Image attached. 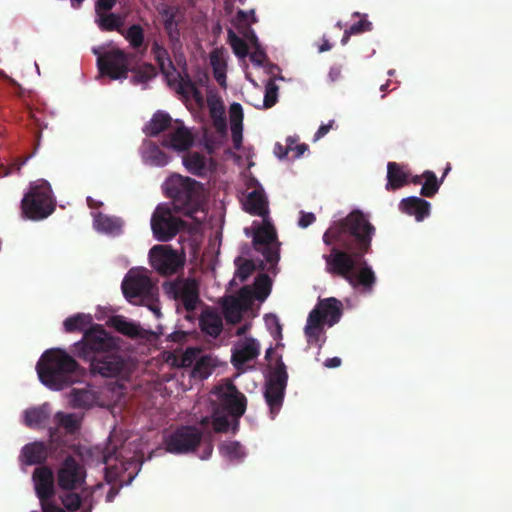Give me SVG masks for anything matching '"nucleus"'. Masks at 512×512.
<instances>
[{
	"label": "nucleus",
	"mask_w": 512,
	"mask_h": 512,
	"mask_svg": "<svg viewBox=\"0 0 512 512\" xmlns=\"http://www.w3.org/2000/svg\"><path fill=\"white\" fill-rule=\"evenodd\" d=\"M199 325L203 333L217 338L223 330L222 317L212 309H205L199 317Z\"/></svg>",
	"instance_id": "obj_28"
},
{
	"label": "nucleus",
	"mask_w": 512,
	"mask_h": 512,
	"mask_svg": "<svg viewBox=\"0 0 512 512\" xmlns=\"http://www.w3.org/2000/svg\"><path fill=\"white\" fill-rule=\"evenodd\" d=\"M187 338V333L184 331H174L167 336V339L175 343H183Z\"/></svg>",
	"instance_id": "obj_55"
},
{
	"label": "nucleus",
	"mask_w": 512,
	"mask_h": 512,
	"mask_svg": "<svg viewBox=\"0 0 512 512\" xmlns=\"http://www.w3.org/2000/svg\"><path fill=\"white\" fill-rule=\"evenodd\" d=\"M90 371L93 375H100L106 378L121 376L127 370V361L121 355L119 347L107 352L89 362Z\"/></svg>",
	"instance_id": "obj_19"
},
{
	"label": "nucleus",
	"mask_w": 512,
	"mask_h": 512,
	"mask_svg": "<svg viewBox=\"0 0 512 512\" xmlns=\"http://www.w3.org/2000/svg\"><path fill=\"white\" fill-rule=\"evenodd\" d=\"M210 64L212 69H226L227 64L223 55V52L219 49H214L210 53Z\"/></svg>",
	"instance_id": "obj_49"
},
{
	"label": "nucleus",
	"mask_w": 512,
	"mask_h": 512,
	"mask_svg": "<svg viewBox=\"0 0 512 512\" xmlns=\"http://www.w3.org/2000/svg\"><path fill=\"white\" fill-rule=\"evenodd\" d=\"M248 235L251 237V244L254 248H256V221H254L251 226L246 229Z\"/></svg>",
	"instance_id": "obj_61"
},
{
	"label": "nucleus",
	"mask_w": 512,
	"mask_h": 512,
	"mask_svg": "<svg viewBox=\"0 0 512 512\" xmlns=\"http://www.w3.org/2000/svg\"><path fill=\"white\" fill-rule=\"evenodd\" d=\"M94 226L98 231L111 235H119L122 231L123 221L119 217L97 213L94 215Z\"/></svg>",
	"instance_id": "obj_35"
},
{
	"label": "nucleus",
	"mask_w": 512,
	"mask_h": 512,
	"mask_svg": "<svg viewBox=\"0 0 512 512\" xmlns=\"http://www.w3.org/2000/svg\"><path fill=\"white\" fill-rule=\"evenodd\" d=\"M258 310L271 293L273 280L264 271L276 275L280 261L281 245L275 224L270 217L269 201L264 188L258 182Z\"/></svg>",
	"instance_id": "obj_2"
},
{
	"label": "nucleus",
	"mask_w": 512,
	"mask_h": 512,
	"mask_svg": "<svg viewBox=\"0 0 512 512\" xmlns=\"http://www.w3.org/2000/svg\"><path fill=\"white\" fill-rule=\"evenodd\" d=\"M307 347L316 346L320 350L326 342L324 325L319 323L317 312H310L304 328Z\"/></svg>",
	"instance_id": "obj_23"
},
{
	"label": "nucleus",
	"mask_w": 512,
	"mask_h": 512,
	"mask_svg": "<svg viewBox=\"0 0 512 512\" xmlns=\"http://www.w3.org/2000/svg\"><path fill=\"white\" fill-rule=\"evenodd\" d=\"M143 162L150 166L163 167L168 164V155L153 141L145 140L141 146Z\"/></svg>",
	"instance_id": "obj_26"
},
{
	"label": "nucleus",
	"mask_w": 512,
	"mask_h": 512,
	"mask_svg": "<svg viewBox=\"0 0 512 512\" xmlns=\"http://www.w3.org/2000/svg\"><path fill=\"white\" fill-rule=\"evenodd\" d=\"M195 351L191 348L187 349L181 359L182 366H190L194 360Z\"/></svg>",
	"instance_id": "obj_57"
},
{
	"label": "nucleus",
	"mask_w": 512,
	"mask_h": 512,
	"mask_svg": "<svg viewBox=\"0 0 512 512\" xmlns=\"http://www.w3.org/2000/svg\"><path fill=\"white\" fill-rule=\"evenodd\" d=\"M41 115L40 112H30V118H31V129L33 130L34 137L36 140V145H39L42 130L47 127V124L44 123V121L39 117Z\"/></svg>",
	"instance_id": "obj_47"
},
{
	"label": "nucleus",
	"mask_w": 512,
	"mask_h": 512,
	"mask_svg": "<svg viewBox=\"0 0 512 512\" xmlns=\"http://www.w3.org/2000/svg\"><path fill=\"white\" fill-rule=\"evenodd\" d=\"M203 439L202 431L196 426L182 425L165 437L166 451L172 454H189L194 452Z\"/></svg>",
	"instance_id": "obj_14"
},
{
	"label": "nucleus",
	"mask_w": 512,
	"mask_h": 512,
	"mask_svg": "<svg viewBox=\"0 0 512 512\" xmlns=\"http://www.w3.org/2000/svg\"><path fill=\"white\" fill-rule=\"evenodd\" d=\"M168 34V37L169 39L173 42V41H178L179 40V30L176 26H173L172 28H170L169 30H165Z\"/></svg>",
	"instance_id": "obj_64"
},
{
	"label": "nucleus",
	"mask_w": 512,
	"mask_h": 512,
	"mask_svg": "<svg viewBox=\"0 0 512 512\" xmlns=\"http://www.w3.org/2000/svg\"><path fill=\"white\" fill-rule=\"evenodd\" d=\"M118 457H119V455H118L117 450H116V449H113V451H112V452H107V453H105V454H104V456H103V461H104V463H105L107 466H109V465H110L109 463H110L111 459H112V458H115V460H118Z\"/></svg>",
	"instance_id": "obj_63"
},
{
	"label": "nucleus",
	"mask_w": 512,
	"mask_h": 512,
	"mask_svg": "<svg viewBox=\"0 0 512 512\" xmlns=\"http://www.w3.org/2000/svg\"><path fill=\"white\" fill-rule=\"evenodd\" d=\"M310 312H317L319 323L331 327L338 323L342 316V303L334 297L321 299Z\"/></svg>",
	"instance_id": "obj_21"
},
{
	"label": "nucleus",
	"mask_w": 512,
	"mask_h": 512,
	"mask_svg": "<svg viewBox=\"0 0 512 512\" xmlns=\"http://www.w3.org/2000/svg\"><path fill=\"white\" fill-rule=\"evenodd\" d=\"M74 347L79 358L91 362L96 356L117 348L118 343L101 325L95 324L84 332Z\"/></svg>",
	"instance_id": "obj_10"
},
{
	"label": "nucleus",
	"mask_w": 512,
	"mask_h": 512,
	"mask_svg": "<svg viewBox=\"0 0 512 512\" xmlns=\"http://www.w3.org/2000/svg\"><path fill=\"white\" fill-rule=\"evenodd\" d=\"M375 234V226L358 209L334 221L322 238L330 247V253L323 255L326 272L346 280L352 287L371 290L376 277L364 256L371 251Z\"/></svg>",
	"instance_id": "obj_1"
},
{
	"label": "nucleus",
	"mask_w": 512,
	"mask_h": 512,
	"mask_svg": "<svg viewBox=\"0 0 512 512\" xmlns=\"http://www.w3.org/2000/svg\"><path fill=\"white\" fill-rule=\"evenodd\" d=\"M95 23L103 32L116 31L120 34L124 28L125 17L111 11L103 12L95 14Z\"/></svg>",
	"instance_id": "obj_29"
},
{
	"label": "nucleus",
	"mask_w": 512,
	"mask_h": 512,
	"mask_svg": "<svg viewBox=\"0 0 512 512\" xmlns=\"http://www.w3.org/2000/svg\"><path fill=\"white\" fill-rule=\"evenodd\" d=\"M172 128V118L163 111H157L153 114L151 120L145 125L143 131L148 136H157L161 132Z\"/></svg>",
	"instance_id": "obj_33"
},
{
	"label": "nucleus",
	"mask_w": 512,
	"mask_h": 512,
	"mask_svg": "<svg viewBox=\"0 0 512 512\" xmlns=\"http://www.w3.org/2000/svg\"><path fill=\"white\" fill-rule=\"evenodd\" d=\"M220 454L230 461H240L246 456L244 447L237 441H226L219 446Z\"/></svg>",
	"instance_id": "obj_41"
},
{
	"label": "nucleus",
	"mask_w": 512,
	"mask_h": 512,
	"mask_svg": "<svg viewBox=\"0 0 512 512\" xmlns=\"http://www.w3.org/2000/svg\"><path fill=\"white\" fill-rule=\"evenodd\" d=\"M183 165L187 171L195 176L204 177L209 168L207 158L199 152H188L183 156Z\"/></svg>",
	"instance_id": "obj_32"
},
{
	"label": "nucleus",
	"mask_w": 512,
	"mask_h": 512,
	"mask_svg": "<svg viewBox=\"0 0 512 512\" xmlns=\"http://www.w3.org/2000/svg\"><path fill=\"white\" fill-rule=\"evenodd\" d=\"M96 401L94 392L88 389H73L70 404L73 408H90Z\"/></svg>",
	"instance_id": "obj_39"
},
{
	"label": "nucleus",
	"mask_w": 512,
	"mask_h": 512,
	"mask_svg": "<svg viewBox=\"0 0 512 512\" xmlns=\"http://www.w3.org/2000/svg\"><path fill=\"white\" fill-rule=\"evenodd\" d=\"M217 397V404L211 417H203L200 425L206 427L210 422L215 433L235 434L239 426V418L246 410V398L238 391L230 379H224L213 389Z\"/></svg>",
	"instance_id": "obj_5"
},
{
	"label": "nucleus",
	"mask_w": 512,
	"mask_h": 512,
	"mask_svg": "<svg viewBox=\"0 0 512 512\" xmlns=\"http://www.w3.org/2000/svg\"><path fill=\"white\" fill-rule=\"evenodd\" d=\"M21 209L23 216L31 220H42L51 215L55 203L50 184L45 180L31 184L21 201Z\"/></svg>",
	"instance_id": "obj_8"
},
{
	"label": "nucleus",
	"mask_w": 512,
	"mask_h": 512,
	"mask_svg": "<svg viewBox=\"0 0 512 512\" xmlns=\"http://www.w3.org/2000/svg\"><path fill=\"white\" fill-rule=\"evenodd\" d=\"M129 43L130 47L136 51L145 52L147 44L145 43V32L140 24H132L120 33Z\"/></svg>",
	"instance_id": "obj_36"
},
{
	"label": "nucleus",
	"mask_w": 512,
	"mask_h": 512,
	"mask_svg": "<svg viewBox=\"0 0 512 512\" xmlns=\"http://www.w3.org/2000/svg\"><path fill=\"white\" fill-rule=\"evenodd\" d=\"M230 129L232 134L233 146L239 149L242 144V121L243 110L239 103H233L229 109Z\"/></svg>",
	"instance_id": "obj_30"
},
{
	"label": "nucleus",
	"mask_w": 512,
	"mask_h": 512,
	"mask_svg": "<svg viewBox=\"0 0 512 512\" xmlns=\"http://www.w3.org/2000/svg\"><path fill=\"white\" fill-rule=\"evenodd\" d=\"M116 2L117 0H97L95 3V14L111 11Z\"/></svg>",
	"instance_id": "obj_52"
},
{
	"label": "nucleus",
	"mask_w": 512,
	"mask_h": 512,
	"mask_svg": "<svg viewBox=\"0 0 512 512\" xmlns=\"http://www.w3.org/2000/svg\"><path fill=\"white\" fill-rule=\"evenodd\" d=\"M399 208L403 213L414 216L417 221H423L430 214L431 204L423 198L411 196L402 199Z\"/></svg>",
	"instance_id": "obj_25"
},
{
	"label": "nucleus",
	"mask_w": 512,
	"mask_h": 512,
	"mask_svg": "<svg viewBox=\"0 0 512 512\" xmlns=\"http://www.w3.org/2000/svg\"><path fill=\"white\" fill-rule=\"evenodd\" d=\"M256 357V347L249 345L242 349L235 351L232 354V363L236 368H240L250 359Z\"/></svg>",
	"instance_id": "obj_46"
},
{
	"label": "nucleus",
	"mask_w": 512,
	"mask_h": 512,
	"mask_svg": "<svg viewBox=\"0 0 512 512\" xmlns=\"http://www.w3.org/2000/svg\"><path fill=\"white\" fill-rule=\"evenodd\" d=\"M213 75L220 86H226V69L215 68L213 69Z\"/></svg>",
	"instance_id": "obj_56"
},
{
	"label": "nucleus",
	"mask_w": 512,
	"mask_h": 512,
	"mask_svg": "<svg viewBox=\"0 0 512 512\" xmlns=\"http://www.w3.org/2000/svg\"><path fill=\"white\" fill-rule=\"evenodd\" d=\"M191 132L180 122L176 121L171 131L163 138L162 145L176 151H186L193 144Z\"/></svg>",
	"instance_id": "obj_22"
},
{
	"label": "nucleus",
	"mask_w": 512,
	"mask_h": 512,
	"mask_svg": "<svg viewBox=\"0 0 512 512\" xmlns=\"http://www.w3.org/2000/svg\"><path fill=\"white\" fill-rule=\"evenodd\" d=\"M341 359L339 357H332L326 359L324 366L327 368H337L341 365Z\"/></svg>",
	"instance_id": "obj_59"
},
{
	"label": "nucleus",
	"mask_w": 512,
	"mask_h": 512,
	"mask_svg": "<svg viewBox=\"0 0 512 512\" xmlns=\"http://www.w3.org/2000/svg\"><path fill=\"white\" fill-rule=\"evenodd\" d=\"M347 30L352 35H358L367 31H371L372 23L367 19H361L358 22L352 24Z\"/></svg>",
	"instance_id": "obj_48"
},
{
	"label": "nucleus",
	"mask_w": 512,
	"mask_h": 512,
	"mask_svg": "<svg viewBox=\"0 0 512 512\" xmlns=\"http://www.w3.org/2000/svg\"><path fill=\"white\" fill-rule=\"evenodd\" d=\"M169 297L180 301L187 312H193L200 302L199 284L193 278L178 279L165 285Z\"/></svg>",
	"instance_id": "obj_18"
},
{
	"label": "nucleus",
	"mask_w": 512,
	"mask_h": 512,
	"mask_svg": "<svg viewBox=\"0 0 512 512\" xmlns=\"http://www.w3.org/2000/svg\"><path fill=\"white\" fill-rule=\"evenodd\" d=\"M315 220H316V217L313 213L301 212L300 218L298 221V225L301 228H307L309 225L314 223Z\"/></svg>",
	"instance_id": "obj_53"
},
{
	"label": "nucleus",
	"mask_w": 512,
	"mask_h": 512,
	"mask_svg": "<svg viewBox=\"0 0 512 512\" xmlns=\"http://www.w3.org/2000/svg\"><path fill=\"white\" fill-rule=\"evenodd\" d=\"M409 174L404 170V167L396 162H389L387 164V184L388 191H394L402 188L408 183Z\"/></svg>",
	"instance_id": "obj_31"
},
{
	"label": "nucleus",
	"mask_w": 512,
	"mask_h": 512,
	"mask_svg": "<svg viewBox=\"0 0 512 512\" xmlns=\"http://www.w3.org/2000/svg\"><path fill=\"white\" fill-rule=\"evenodd\" d=\"M42 384L52 390H61L79 382L84 369L77 361L62 349L46 350L36 365Z\"/></svg>",
	"instance_id": "obj_6"
},
{
	"label": "nucleus",
	"mask_w": 512,
	"mask_h": 512,
	"mask_svg": "<svg viewBox=\"0 0 512 512\" xmlns=\"http://www.w3.org/2000/svg\"><path fill=\"white\" fill-rule=\"evenodd\" d=\"M151 266L161 275L169 276L176 273L184 260L179 253L167 245H155L149 251Z\"/></svg>",
	"instance_id": "obj_17"
},
{
	"label": "nucleus",
	"mask_w": 512,
	"mask_h": 512,
	"mask_svg": "<svg viewBox=\"0 0 512 512\" xmlns=\"http://www.w3.org/2000/svg\"><path fill=\"white\" fill-rule=\"evenodd\" d=\"M266 58L264 49L258 44V66H262L265 73L269 76L265 81L263 108L269 109L278 102L279 86L276 84V81H284V77L281 75V69L278 65L265 63Z\"/></svg>",
	"instance_id": "obj_20"
},
{
	"label": "nucleus",
	"mask_w": 512,
	"mask_h": 512,
	"mask_svg": "<svg viewBox=\"0 0 512 512\" xmlns=\"http://www.w3.org/2000/svg\"><path fill=\"white\" fill-rule=\"evenodd\" d=\"M86 476L84 465L71 455L64 459L57 471V484L66 491L60 499L69 512H92L96 504L94 495L105 486L98 483L83 487Z\"/></svg>",
	"instance_id": "obj_4"
},
{
	"label": "nucleus",
	"mask_w": 512,
	"mask_h": 512,
	"mask_svg": "<svg viewBox=\"0 0 512 512\" xmlns=\"http://www.w3.org/2000/svg\"><path fill=\"white\" fill-rule=\"evenodd\" d=\"M255 301L256 278L250 285H244L235 294L222 297L220 304L227 323L237 324L241 322L244 314L252 308Z\"/></svg>",
	"instance_id": "obj_11"
},
{
	"label": "nucleus",
	"mask_w": 512,
	"mask_h": 512,
	"mask_svg": "<svg viewBox=\"0 0 512 512\" xmlns=\"http://www.w3.org/2000/svg\"><path fill=\"white\" fill-rule=\"evenodd\" d=\"M112 327L119 333L130 337L138 338L142 336L141 327L131 321H127L123 316H115L111 319Z\"/></svg>",
	"instance_id": "obj_38"
},
{
	"label": "nucleus",
	"mask_w": 512,
	"mask_h": 512,
	"mask_svg": "<svg viewBox=\"0 0 512 512\" xmlns=\"http://www.w3.org/2000/svg\"><path fill=\"white\" fill-rule=\"evenodd\" d=\"M164 190L172 200L174 211L192 216L198 210L203 192L200 182L176 174L166 180Z\"/></svg>",
	"instance_id": "obj_7"
},
{
	"label": "nucleus",
	"mask_w": 512,
	"mask_h": 512,
	"mask_svg": "<svg viewBox=\"0 0 512 512\" xmlns=\"http://www.w3.org/2000/svg\"><path fill=\"white\" fill-rule=\"evenodd\" d=\"M264 323L272 338L277 341L275 346H270L265 353V370L263 375L265 378L264 398L269 407L271 417L280 411L285 390L288 382L287 367L282 359V354L277 352L278 348H283L281 342L283 338L282 325L277 315L269 313L264 315Z\"/></svg>",
	"instance_id": "obj_3"
},
{
	"label": "nucleus",
	"mask_w": 512,
	"mask_h": 512,
	"mask_svg": "<svg viewBox=\"0 0 512 512\" xmlns=\"http://www.w3.org/2000/svg\"><path fill=\"white\" fill-rule=\"evenodd\" d=\"M235 265L237 269L234 278L230 281V286L236 284V279L244 282L256 270V264L253 260L243 259L242 257L236 258Z\"/></svg>",
	"instance_id": "obj_43"
},
{
	"label": "nucleus",
	"mask_w": 512,
	"mask_h": 512,
	"mask_svg": "<svg viewBox=\"0 0 512 512\" xmlns=\"http://www.w3.org/2000/svg\"><path fill=\"white\" fill-rule=\"evenodd\" d=\"M185 222L175 217L169 206L160 204L151 217V228L158 241L167 242L174 238L183 229Z\"/></svg>",
	"instance_id": "obj_16"
},
{
	"label": "nucleus",
	"mask_w": 512,
	"mask_h": 512,
	"mask_svg": "<svg viewBox=\"0 0 512 512\" xmlns=\"http://www.w3.org/2000/svg\"><path fill=\"white\" fill-rule=\"evenodd\" d=\"M93 52L97 55V67L101 75L108 76L112 80L128 77L131 54L120 48H113L101 54L96 49Z\"/></svg>",
	"instance_id": "obj_15"
},
{
	"label": "nucleus",
	"mask_w": 512,
	"mask_h": 512,
	"mask_svg": "<svg viewBox=\"0 0 512 512\" xmlns=\"http://www.w3.org/2000/svg\"><path fill=\"white\" fill-rule=\"evenodd\" d=\"M161 14L165 17V20L163 23L165 30H169L173 26H176L175 25L176 12L173 8L167 7L161 12Z\"/></svg>",
	"instance_id": "obj_51"
},
{
	"label": "nucleus",
	"mask_w": 512,
	"mask_h": 512,
	"mask_svg": "<svg viewBox=\"0 0 512 512\" xmlns=\"http://www.w3.org/2000/svg\"><path fill=\"white\" fill-rule=\"evenodd\" d=\"M56 418L58 424L63 427L67 433L73 434L80 429V419L75 414L58 412Z\"/></svg>",
	"instance_id": "obj_45"
},
{
	"label": "nucleus",
	"mask_w": 512,
	"mask_h": 512,
	"mask_svg": "<svg viewBox=\"0 0 512 512\" xmlns=\"http://www.w3.org/2000/svg\"><path fill=\"white\" fill-rule=\"evenodd\" d=\"M244 209L251 215H256V188L252 189L243 202Z\"/></svg>",
	"instance_id": "obj_50"
},
{
	"label": "nucleus",
	"mask_w": 512,
	"mask_h": 512,
	"mask_svg": "<svg viewBox=\"0 0 512 512\" xmlns=\"http://www.w3.org/2000/svg\"><path fill=\"white\" fill-rule=\"evenodd\" d=\"M130 71L133 72L131 82L134 85L146 84L157 75V70L151 63H144L141 66L130 69Z\"/></svg>",
	"instance_id": "obj_40"
},
{
	"label": "nucleus",
	"mask_w": 512,
	"mask_h": 512,
	"mask_svg": "<svg viewBox=\"0 0 512 512\" xmlns=\"http://www.w3.org/2000/svg\"><path fill=\"white\" fill-rule=\"evenodd\" d=\"M32 479L42 512H66L55 502V478L50 467L41 465L35 468Z\"/></svg>",
	"instance_id": "obj_13"
},
{
	"label": "nucleus",
	"mask_w": 512,
	"mask_h": 512,
	"mask_svg": "<svg viewBox=\"0 0 512 512\" xmlns=\"http://www.w3.org/2000/svg\"><path fill=\"white\" fill-rule=\"evenodd\" d=\"M92 322V317L86 314H75L65 319L63 325L68 333L86 331L85 328Z\"/></svg>",
	"instance_id": "obj_42"
},
{
	"label": "nucleus",
	"mask_w": 512,
	"mask_h": 512,
	"mask_svg": "<svg viewBox=\"0 0 512 512\" xmlns=\"http://www.w3.org/2000/svg\"><path fill=\"white\" fill-rule=\"evenodd\" d=\"M119 493V488L111 486L106 494V502H112Z\"/></svg>",
	"instance_id": "obj_62"
},
{
	"label": "nucleus",
	"mask_w": 512,
	"mask_h": 512,
	"mask_svg": "<svg viewBox=\"0 0 512 512\" xmlns=\"http://www.w3.org/2000/svg\"><path fill=\"white\" fill-rule=\"evenodd\" d=\"M210 114H211V117L213 118V120L217 119V118H219V116L224 115V109L221 105L218 107L214 104L210 107Z\"/></svg>",
	"instance_id": "obj_60"
},
{
	"label": "nucleus",
	"mask_w": 512,
	"mask_h": 512,
	"mask_svg": "<svg viewBox=\"0 0 512 512\" xmlns=\"http://www.w3.org/2000/svg\"><path fill=\"white\" fill-rule=\"evenodd\" d=\"M50 417L48 404L27 409L24 412V423L29 428H39L44 426Z\"/></svg>",
	"instance_id": "obj_34"
},
{
	"label": "nucleus",
	"mask_w": 512,
	"mask_h": 512,
	"mask_svg": "<svg viewBox=\"0 0 512 512\" xmlns=\"http://www.w3.org/2000/svg\"><path fill=\"white\" fill-rule=\"evenodd\" d=\"M214 125L219 132L224 133L227 127L226 118L224 117V115L219 116V118L217 119H214Z\"/></svg>",
	"instance_id": "obj_58"
},
{
	"label": "nucleus",
	"mask_w": 512,
	"mask_h": 512,
	"mask_svg": "<svg viewBox=\"0 0 512 512\" xmlns=\"http://www.w3.org/2000/svg\"><path fill=\"white\" fill-rule=\"evenodd\" d=\"M228 42L237 57L244 59L249 56L250 61L252 63H256V51L249 52L248 45L245 40L237 36L232 29L228 30Z\"/></svg>",
	"instance_id": "obj_37"
},
{
	"label": "nucleus",
	"mask_w": 512,
	"mask_h": 512,
	"mask_svg": "<svg viewBox=\"0 0 512 512\" xmlns=\"http://www.w3.org/2000/svg\"><path fill=\"white\" fill-rule=\"evenodd\" d=\"M285 142V145H282L281 143L277 142L274 146V154L279 159L286 158L290 152L293 153L291 159H298L309 149L307 144L298 143L299 136L297 135L288 136Z\"/></svg>",
	"instance_id": "obj_27"
},
{
	"label": "nucleus",
	"mask_w": 512,
	"mask_h": 512,
	"mask_svg": "<svg viewBox=\"0 0 512 512\" xmlns=\"http://www.w3.org/2000/svg\"><path fill=\"white\" fill-rule=\"evenodd\" d=\"M334 120H330L327 124H322L314 134L313 141L316 142L324 137L333 127Z\"/></svg>",
	"instance_id": "obj_54"
},
{
	"label": "nucleus",
	"mask_w": 512,
	"mask_h": 512,
	"mask_svg": "<svg viewBox=\"0 0 512 512\" xmlns=\"http://www.w3.org/2000/svg\"><path fill=\"white\" fill-rule=\"evenodd\" d=\"M151 53L159 66L160 72L165 77L169 87L176 90L177 93L187 96L199 94L195 84L192 82L188 74L182 76L173 64L168 50L159 41L152 43Z\"/></svg>",
	"instance_id": "obj_9"
},
{
	"label": "nucleus",
	"mask_w": 512,
	"mask_h": 512,
	"mask_svg": "<svg viewBox=\"0 0 512 512\" xmlns=\"http://www.w3.org/2000/svg\"><path fill=\"white\" fill-rule=\"evenodd\" d=\"M423 177L424 182L420 190V195L431 198L438 192L442 184V179L438 180L435 173L431 170L424 171Z\"/></svg>",
	"instance_id": "obj_44"
},
{
	"label": "nucleus",
	"mask_w": 512,
	"mask_h": 512,
	"mask_svg": "<svg viewBox=\"0 0 512 512\" xmlns=\"http://www.w3.org/2000/svg\"><path fill=\"white\" fill-rule=\"evenodd\" d=\"M53 441L49 445L41 441L26 444L21 450L22 462L26 465L42 464L46 461Z\"/></svg>",
	"instance_id": "obj_24"
},
{
	"label": "nucleus",
	"mask_w": 512,
	"mask_h": 512,
	"mask_svg": "<svg viewBox=\"0 0 512 512\" xmlns=\"http://www.w3.org/2000/svg\"><path fill=\"white\" fill-rule=\"evenodd\" d=\"M121 289L124 297L132 304H138L145 300L151 301L157 290L148 275L143 271L133 269L125 275Z\"/></svg>",
	"instance_id": "obj_12"
}]
</instances>
